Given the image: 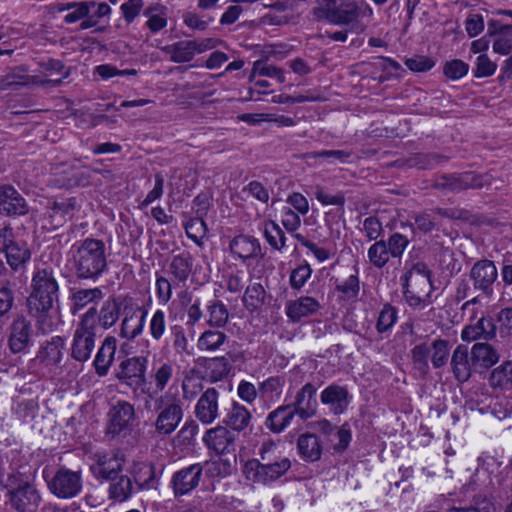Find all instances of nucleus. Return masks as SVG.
<instances>
[{
    "instance_id": "nucleus-19",
    "label": "nucleus",
    "mask_w": 512,
    "mask_h": 512,
    "mask_svg": "<svg viewBox=\"0 0 512 512\" xmlns=\"http://www.w3.org/2000/svg\"><path fill=\"white\" fill-rule=\"evenodd\" d=\"M148 311L138 306L135 309L125 310V316L121 322L120 336L127 340H134L142 332Z\"/></svg>"
},
{
    "instance_id": "nucleus-59",
    "label": "nucleus",
    "mask_w": 512,
    "mask_h": 512,
    "mask_svg": "<svg viewBox=\"0 0 512 512\" xmlns=\"http://www.w3.org/2000/svg\"><path fill=\"white\" fill-rule=\"evenodd\" d=\"M413 276H419L424 284L431 286L432 283V272L428 268L427 264L423 262L415 263L410 270H408L403 276V280L409 282V279Z\"/></svg>"
},
{
    "instance_id": "nucleus-27",
    "label": "nucleus",
    "mask_w": 512,
    "mask_h": 512,
    "mask_svg": "<svg viewBox=\"0 0 512 512\" xmlns=\"http://www.w3.org/2000/svg\"><path fill=\"white\" fill-rule=\"evenodd\" d=\"M194 259L189 251L173 256L169 264V273L178 283H185L193 271Z\"/></svg>"
},
{
    "instance_id": "nucleus-39",
    "label": "nucleus",
    "mask_w": 512,
    "mask_h": 512,
    "mask_svg": "<svg viewBox=\"0 0 512 512\" xmlns=\"http://www.w3.org/2000/svg\"><path fill=\"white\" fill-rule=\"evenodd\" d=\"M489 384L493 388H512V362L506 361L493 369L489 376Z\"/></svg>"
},
{
    "instance_id": "nucleus-50",
    "label": "nucleus",
    "mask_w": 512,
    "mask_h": 512,
    "mask_svg": "<svg viewBox=\"0 0 512 512\" xmlns=\"http://www.w3.org/2000/svg\"><path fill=\"white\" fill-rule=\"evenodd\" d=\"M15 289L10 282L0 286V319L7 317L15 305Z\"/></svg>"
},
{
    "instance_id": "nucleus-45",
    "label": "nucleus",
    "mask_w": 512,
    "mask_h": 512,
    "mask_svg": "<svg viewBox=\"0 0 512 512\" xmlns=\"http://www.w3.org/2000/svg\"><path fill=\"white\" fill-rule=\"evenodd\" d=\"M266 292L260 283L249 285L243 296L245 308L251 312L258 310L265 302Z\"/></svg>"
},
{
    "instance_id": "nucleus-57",
    "label": "nucleus",
    "mask_w": 512,
    "mask_h": 512,
    "mask_svg": "<svg viewBox=\"0 0 512 512\" xmlns=\"http://www.w3.org/2000/svg\"><path fill=\"white\" fill-rule=\"evenodd\" d=\"M150 334L153 340L159 341L166 331L165 313L158 309L150 320Z\"/></svg>"
},
{
    "instance_id": "nucleus-61",
    "label": "nucleus",
    "mask_w": 512,
    "mask_h": 512,
    "mask_svg": "<svg viewBox=\"0 0 512 512\" xmlns=\"http://www.w3.org/2000/svg\"><path fill=\"white\" fill-rule=\"evenodd\" d=\"M95 7V2H78L72 9V12L68 13L64 17V21L68 24L75 23L85 17L89 16L90 9Z\"/></svg>"
},
{
    "instance_id": "nucleus-46",
    "label": "nucleus",
    "mask_w": 512,
    "mask_h": 512,
    "mask_svg": "<svg viewBox=\"0 0 512 512\" xmlns=\"http://www.w3.org/2000/svg\"><path fill=\"white\" fill-rule=\"evenodd\" d=\"M76 208L75 198H68L61 201H53L49 209L51 210L49 217L53 222L61 223L66 220V216Z\"/></svg>"
},
{
    "instance_id": "nucleus-34",
    "label": "nucleus",
    "mask_w": 512,
    "mask_h": 512,
    "mask_svg": "<svg viewBox=\"0 0 512 512\" xmlns=\"http://www.w3.org/2000/svg\"><path fill=\"white\" fill-rule=\"evenodd\" d=\"M108 488L109 499L122 503L128 500L133 493L132 479L127 475H118L111 479Z\"/></svg>"
},
{
    "instance_id": "nucleus-8",
    "label": "nucleus",
    "mask_w": 512,
    "mask_h": 512,
    "mask_svg": "<svg viewBox=\"0 0 512 512\" xmlns=\"http://www.w3.org/2000/svg\"><path fill=\"white\" fill-rule=\"evenodd\" d=\"M290 467L291 461L286 457L270 464H260L258 459H250L244 464L243 473L254 483L267 484L280 478Z\"/></svg>"
},
{
    "instance_id": "nucleus-63",
    "label": "nucleus",
    "mask_w": 512,
    "mask_h": 512,
    "mask_svg": "<svg viewBox=\"0 0 512 512\" xmlns=\"http://www.w3.org/2000/svg\"><path fill=\"white\" fill-rule=\"evenodd\" d=\"M173 375V367L169 363L162 364L155 372V386L158 391L164 390Z\"/></svg>"
},
{
    "instance_id": "nucleus-31",
    "label": "nucleus",
    "mask_w": 512,
    "mask_h": 512,
    "mask_svg": "<svg viewBox=\"0 0 512 512\" xmlns=\"http://www.w3.org/2000/svg\"><path fill=\"white\" fill-rule=\"evenodd\" d=\"M123 300L120 297H109L106 299L99 311L98 321L104 329L111 328L118 321Z\"/></svg>"
},
{
    "instance_id": "nucleus-48",
    "label": "nucleus",
    "mask_w": 512,
    "mask_h": 512,
    "mask_svg": "<svg viewBox=\"0 0 512 512\" xmlns=\"http://www.w3.org/2000/svg\"><path fill=\"white\" fill-rule=\"evenodd\" d=\"M264 236L269 245L276 250H281L285 246V233L280 226L272 220L265 223Z\"/></svg>"
},
{
    "instance_id": "nucleus-12",
    "label": "nucleus",
    "mask_w": 512,
    "mask_h": 512,
    "mask_svg": "<svg viewBox=\"0 0 512 512\" xmlns=\"http://www.w3.org/2000/svg\"><path fill=\"white\" fill-rule=\"evenodd\" d=\"M48 487L58 498H73L82 489L81 474L66 468H61L48 483Z\"/></svg>"
},
{
    "instance_id": "nucleus-4",
    "label": "nucleus",
    "mask_w": 512,
    "mask_h": 512,
    "mask_svg": "<svg viewBox=\"0 0 512 512\" xmlns=\"http://www.w3.org/2000/svg\"><path fill=\"white\" fill-rule=\"evenodd\" d=\"M136 412L134 406L125 400H119L107 413L105 434L111 439L126 438L134 430Z\"/></svg>"
},
{
    "instance_id": "nucleus-42",
    "label": "nucleus",
    "mask_w": 512,
    "mask_h": 512,
    "mask_svg": "<svg viewBox=\"0 0 512 512\" xmlns=\"http://www.w3.org/2000/svg\"><path fill=\"white\" fill-rule=\"evenodd\" d=\"M448 157L439 153H416L408 159L410 167L418 169H433L448 161Z\"/></svg>"
},
{
    "instance_id": "nucleus-5",
    "label": "nucleus",
    "mask_w": 512,
    "mask_h": 512,
    "mask_svg": "<svg viewBox=\"0 0 512 512\" xmlns=\"http://www.w3.org/2000/svg\"><path fill=\"white\" fill-rule=\"evenodd\" d=\"M490 183L489 174L466 171L439 175L434 179L432 187L443 192L459 193L468 189H482Z\"/></svg>"
},
{
    "instance_id": "nucleus-40",
    "label": "nucleus",
    "mask_w": 512,
    "mask_h": 512,
    "mask_svg": "<svg viewBox=\"0 0 512 512\" xmlns=\"http://www.w3.org/2000/svg\"><path fill=\"white\" fill-rule=\"evenodd\" d=\"M228 336L218 329L205 330L198 339V348L205 351H216L225 342H227Z\"/></svg>"
},
{
    "instance_id": "nucleus-24",
    "label": "nucleus",
    "mask_w": 512,
    "mask_h": 512,
    "mask_svg": "<svg viewBox=\"0 0 512 512\" xmlns=\"http://www.w3.org/2000/svg\"><path fill=\"white\" fill-rule=\"evenodd\" d=\"M116 349L117 339L114 336H107L98 349L93 362L95 372L98 376L103 377L108 374L114 362Z\"/></svg>"
},
{
    "instance_id": "nucleus-23",
    "label": "nucleus",
    "mask_w": 512,
    "mask_h": 512,
    "mask_svg": "<svg viewBox=\"0 0 512 512\" xmlns=\"http://www.w3.org/2000/svg\"><path fill=\"white\" fill-rule=\"evenodd\" d=\"M321 305L317 299L311 296H301L296 300L289 301L286 305V315L294 323L302 318L317 313Z\"/></svg>"
},
{
    "instance_id": "nucleus-10",
    "label": "nucleus",
    "mask_w": 512,
    "mask_h": 512,
    "mask_svg": "<svg viewBox=\"0 0 512 512\" xmlns=\"http://www.w3.org/2000/svg\"><path fill=\"white\" fill-rule=\"evenodd\" d=\"M33 326L23 314L14 317L8 327L7 345L12 354L26 353L33 343Z\"/></svg>"
},
{
    "instance_id": "nucleus-62",
    "label": "nucleus",
    "mask_w": 512,
    "mask_h": 512,
    "mask_svg": "<svg viewBox=\"0 0 512 512\" xmlns=\"http://www.w3.org/2000/svg\"><path fill=\"white\" fill-rule=\"evenodd\" d=\"M434 61L427 56H413L405 60V65L414 72H426L434 66Z\"/></svg>"
},
{
    "instance_id": "nucleus-56",
    "label": "nucleus",
    "mask_w": 512,
    "mask_h": 512,
    "mask_svg": "<svg viewBox=\"0 0 512 512\" xmlns=\"http://www.w3.org/2000/svg\"><path fill=\"white\" fill-rule=\"evenodd\" d=\"M468 70L469 65L459 59L446 62L443 68L444 75L452 80L462 78L467 74Z\"/></svg>"
},
{
    "instance_id": "nucleus-47",
    "label": "nucleus",
    "mask_w": 512,
    "mask_h": 512,
    "mask_svg": "<svg viewBox=\"0 0 512 512\" xmlns=\"http://www.w3.org/2000/svg\"><path fill=\"white\" fill-rule=\"evenodd\" d=\"M390 252L384 240L376 241L368 249V259L376 268H383L390 259Z\"/></svg>"
},
{
    "instance_id": "nucleus-33",
    "label": "nucleus",
    "mask_w": 512,
    "mask_h": 512,
    "mask_svg": "<svg viewBox=\"0 0 512 512\" xmlns=\"http://www.w3.org/2000/svg\"><path fill=\"white\" fill-rule=\"evenodd\" d=\"M161 50L170 55V61L174 63H185L191 61L195 53L192 40H181L170 45H166Z\"/></svg>"
},
{
    "instance_id": "nucleus-3",
    "label": "nucleus",
    "mask_w": 512,
    "mask_h": 512,
    "mask_svg": "<svg viewBox=\"0 0 512 512\" xmlns=\"http://www.w3.org/2000/svg\"><path fill=\"white\" fill-rule=\"evenodd\" d=\"M332 24L346 26L356 34L364 32V19L372 16V9L364 1L333 0Z\"/></svg>"
},
{
    "instance_id": "nucleus-64",
    "label": "nucleus",
    "mask_w": 512,
    "mask_h": 512,
    "mask_svg": "<svg viewBox=\"0 0 512 512\" xmlns=\"http://www.w3.org/2000/svg\"><path fill=\"white\" fill-rule=\"evenodd\" d=\"M476 330L480 337L485 340H490L496 335V325L491 317H482L475 324Z\"/></svg>"
},
{
    "instance_id": "nucleus-28",
    "label": "nucleus",
    "mask_w": 512,
    "mask_h": 512,
    "mask_svg": "<svg viewBox=\"0 0 512 512\" xmlns=\"http://www.w3.org/2000/svg\"><path fill=\"white\" fill-rule=\"evenodd\" d=\"M229 248L232 254L243 260L257 257L261 254L259 241L256 238L245 235L234 237L230 242Z\"/></svg>"
},
{
    "instance_id": "nucleus-15",
    "label": "nucleus",
    "mask_w": 512,
    "mask_h": 512,
    "mask_svg": "<svg viewBox=\"0 0 512 512\" xmlns=\"http://www.w3.org/2000/svg\"><path fill=\"white\" fill-rule=\"evenodd\" d=\"M203 441L217 454H229L235 451V435L224 426L207 430Z\"/></svg>"
},
{
    "instance_id": "nucleus-9",
    "label": "nucleus",
    "mask_w": 512,
    "mask_h": 512,
    "mask_svg": "<svg viewBox=\"0 0 512 512\" xmlns=\"http://www.w3.org/2000/svg\"><path fill=\"white\" fill-rule=\"evenodd\" d=\"M469 278L472 281L473 291L480 292L489 299L494 294L493 286L498 278V270L492 260L480 259L471 267Z\"/></svg>"
},
{
    "instance_id": "nucleus-16",
    "label": "nucleus",
    "mask_w": 512,
    "mask_h": 512,
    "mask_svg": "<svg viewBox=\"0 0 512 512\" xmlns=\"http://www.w3.org/2000/svg\"><path fill=\"white\" fill-rule=\"evenodd\" d=\"M182 417L183 410L180 401H171L158 414L155 421L156 432L162 436L172 434L181 422Z\"/></svg>"
},
{
    "instance_id": "nucleus-52",
    "label": "nucleus",
    "mask_w": 512,
    "mask_h": 512,
    "mask_svg": "<svg viewBox=\"0 0 512 512\" xmlns=\"http://www.w3.org/2000/svg\"><path fill=\"white\" fill-rule=\"evenodd\" d=\"M512 48V25H502L499 35L493 43V50L496 53L507 55Z\"/></svg>"
},
{
    "instance_id": "nucleus-20",
    "label": "nucleus",
    "mask_w": 512,
    "mask_h": 512,
    "mask_svg": "<svg viewBox=\"0 0 512 512\" xmlns=\"http://www.w3.org/2000/svg\"><path fill=\"white\" fill-rule=\"evenodd\" d=\"M316 392L317 388L312 383H307L296 394L295 401L289 404L302 420H306L315 414L317 406Z\"/></svg>"
},
{
    "instance_id": "nucleus-53",
    "label": "nucleus",
    "mask_w": 512,
    "mask_h": 512,
    "mask_svg": "<svg viewBox=\"0 0 512 512\" xmlns=\"http://www.w3.org/2000/svg\"><path fill=\"white\" fill-rule=\"evenodd\" d=\"M397 320V310L391 304L386 303L379 313L376 329L379 333H384L392 328Z\"/></svg>"
},
{
    "instance_id": "nucleus-58",
    "label": "nucleus",
    "mask_w": 512,
    "mask_h": 512,
    "mask_svg": "<svg viewBox=\"0 0 512 512\" xmlns=\"http://www.w3.org/2000/svg\"><path fill=\"white\" fill-rule=\"evenodd\" d=\"M496 68V63L492 62L486 54H481L477 57L473 74L476 78L489 77L494 74Z\"/></svg>"
},
{
    "instance_id": "nucleus-37",
    "label": "nucleus",
    "mask_w": 512,
    "mask_h": 512,
    "mask_svg": "<svg viewBox=\"0 0 512 512\" xmlns=\"http://www.w3.org/2000/svg\"><path fill=\"white\" fill-rule=\"evenodd\" d=\"M2 252L5 253L7 263L13 271L22 269L31 258V252L24 243L16 242Z\"/></svg>"
},
{
    "instance_id": "nucleus-17",
    "label": "nucleus",
    "mask_w": 512,
    "mask_h": 512,
    "mask_svg": "<svg viewBox=\"0 0 512 512\" xmlns=\"http://www.w3.org/2000/svg\"><path fill=\"white\" fill-rule=\"evenodd\" d=\"M202 470L200 464H193L174 473L171 482L175 495H185L195 489L199 485Z\"/></svg>"
},
{
    "instance_id": "nucleus-1",
    "label": "nucleus",
    "mask_w": 512,
    "mask_h": 512,
    "mask_svg": "<svg viewBox=\"0 0 512 512\" xmlns=\"http://www.w3.org/2000/svg\"><path fill=\"white\" fill-rule=\"evenodd\" d=\"M72 267L79 281L95 283L108 270L105 243L92 237L73 244Z\"/></svg>"
},
{
    "instance_id": "nucleus-35",
    "label": "nucleus",
    "mask_w": 512,
    "mask_h": 512,
    "mask_svg": "<svg viewBox=\"0 0 512 512\" xmlns=\"http://www.w3.org/2000/svg\"><path fill=\"white\" fill-rule=\"evenodd\" d=\"M124 459L118 454H106L98 457L97 475L103 479H111L119 475L123 468Z\"/></svg>"
},
{
    "instance_id": "nucleus-44",
    "label": "nucleus",
    "mask_w": 512,
    "mask_h": 512,
    "mask_svg": "<svg viewBox=\"0 0 512 512\" xmlns=\"http://www.w3.org/2000/svg\"><path fill=\"white\" fill-rule=\"evenodd\" d=\"M132 474L138 489L155 488V468L152 464L142 463L135 467Z\"/></svg>"
},
{
    "instance_id": "nucleus-25",
    "label": "nucleus",
    "mask_w": 512,
    "mask_h": 512,
    "mask_svg": "<svg viewBox=\"0 0 512 512\" xmlns=\"http://www.w3.org/2000/svg\"><path fill=\"white\" fill-rule=\"evenodd\" d=\"M198 364L204 369L205 377L211 382H217L225 377L231 371V364L227 357L200 358Z\"/></svg>"
},
{
    "instance_id": "nucleus-54",
    "label": "nucleus",
    "mask_w": 512,
    "mask_h": 512,
    "mask_svg": "<svg viewBox=\"0 0 512 512\" xmlns=\"http://www.w3.org/2000/svg\"><path fill=\"white\" fill-rule=\"evenodd\" d=\"M285 385V378L283 376H271L259 384L258 392L262 398L275 393L280 395Z\"/></svg>"
},
{
    "instance_id": "nucleus-18",
    "label": "nucleus",
    "mask_w": 512,
    "mask_h": 512,
    "mask_svg": "<svg viewBox=\"0 0 512 512\" xmlns=\"http://www.w3.org/2000/svg\"><path fill=\"white\" fill-rule=\"evenodd\" d=\"M65 339L59 335L44 341L36 354L35 361L45 366H58L64 356Z\"/></svg>"
},
{
    "instance_id": "nucleus-60",
    "label": "nucleus",
    "mask_w": 512,
    "mask_h": 512,
    "mask_svg": "<svg viewBox=\"0 0 512 512\" xmlns=\"http://www.w3.org/2000/svg\"><path fill=\"white\" fill-rule=\"evenodd\" d=\"M409 244V240L406 236L400 233L392 234L387 242V247L392 257H400Z\"/></svg>"
},
{
    "instance_id": "nucleus-32",
    "label": "nucleus",
    "mask_w": 512,
    "mask_h": 512,
    "mask_svg": "<svg viewBox=\"0 0 512 512\" xmlns=\"http://www.w3.org/2000/svg\"><path fill=\"white\" fill-rule=\"evenodd\" d=\"M297 449L305 461L315 462L321 458V441L315 434L300 435L297 440Z\"/></svg>"
},
{
    "instance_id": "nucleus-7",
    "label": "nucleus",
    "mask_w": 512,
    "mask_h": 512,
    "mask_svg": "<svg viewBox=\"0 0 512 512\" xmlns=\"http://www.w3.org/2000/svg\"><path fill=\"white\" fill-rule=\"evenodd\" d=\"M68 75L69 71H66L63 76L58 79L42 81L37 76L29 75V67L27 65L21 64L13 67H5L4 70L0 72V90L18 89L31 84H52L53 86H58Z\"/></svg>"
},
{
    "instance_id": "nucleus-29",
    "label": "nucleus",
    "mask_w": 512,
    "mask_h": 512,
    "mask_svg": "<svg viewBox=\"0 0 512 512\" xmlns=\"http://www.w3.org/2000/svg\"><path fill=\"white\" fill-rule=\"evenodd\" d=\"M348 395L345 387L333 384L322 391L320 399L323 404L331 405L335 414H341L347 408Z\"/></svg>"
},
{
    "instance_id": "nucleus-6",
    "label": "nucleus",
    "mask_w": 512,
    "mask_h": 512,
    "mask_svg": "<svg viewBox=\"0 0 512 512\" xmlns=\"http://www.w3.org/2000/svg\"><path fill=\"white\" fill-rule=\"evenodd\" d=\"M147 364L148 359L145 356L126 357L118 364L115 370V378L120 384L136 392L147 382Z\"/></svg>"
},
{
    "instance_id": "nucleus-13",
    "label": "nucleus",
    "mask_w": 512,
    "mask_h": 512,
    "mask_svg": "<svg viewBox=\"0 0 512 512\" xmlns=\"http://www.w3.org/2000/svg\"><path fill=\"white\" fill-rule=\"evenodd\" d=\"M29 213V205L22 194L11 184L0 185V215L21 217Z\"/></svg>"
},
{
    "instance_id": "nucleus-26",
    "label": "nucleus",
    "mask_w": 512,
    "mask_h": 512,
    "mask_svg": "<svg viewBox=\"0 0 512 512\" xmlns=\"http://www.w3.org/2000/svg\"><path fill=\"white\" fill-rule=\"evenodd\" d=\"M295 415L297 413L289 404L281 405L268 414L265 426L272 433L279 434L290 425Z\"/></svg>"
},
{
    "instance_id": "nucleus-41",
    "label": "nucleus",
    "mask_w": 512,
    "mask_h": 512,
    "mask_svg": "<svg viewBox=\"0 0 512 512\" xmlns=\"http://www.w3.org/2000/svg\"><path fill=\"white\" fill-rule=\"evenodd\" d=\"M208 319L207 325L211 328L224 327L229 318L227 307L219 300H212L207 305Z\"/></svg>"
},
{
    "instance_id": "nucleus-2",
    "label": "nucleus",
    "mask_w": 512,
    "mask_h": 512,
    "mask_svg": "<svg viewBox=\"0 0 512 512\" xmlns=\"http://www.w3.org/2000/svg\"><path fill=\"white\" fill-rule=\"evenodd\" d=\"M33 291L27 298V310L40 325H45L53 302L58 297L59 286L52 270L37 271L32 278Z\"/></svg>"
},
{
    "instance_id": "nucleus-38",
    "label": "nucleus",
    "mask_w": 512,
    "mask_h": 512,
    "mask_svg": "<svg viewBox=\"0 0 512 512\" xmlns=\"http://www.w3.org/2000/svg\"><path fill=\"white\" fill-rule=\"evenodd\" d=\"M250 419L251 414L244 406L233 403L224 423L233 430L240 432L248 426Z\"/></svg>"
},
{
    "instance_id": "nucleus-11",
    "label": "nucleus",
    "mask_w": 512,
    "mask_h": 512,
    "mask_svg": "<svg viewBox=\"0 0 512 512\" xmlns=\"http://www.w3.org/2000/svg\"><path fill=\"white\" fill-rule=\"evenodd\" d=\"M7 495L11 507L17 512H35L41 502L40 493L29 481H20L8 489Z\"/></svg>"
},
{
    "instance_id": "nucleus-49",
    "label": "nucleus",
    "mask_w": 512,
    "mask_h": 512,
    "mask_svg": "<svg viewBox=\"0 0 512 512\" xmlns=\"http://www.w3.org/2000/svg\"><path fill=\"white\" fill-rule=\"evenodd\" d=\"M335 289L341 293V297L344 300L355 299L358 296L360 290L358 270L355 269L354 274H351L346 280L337 283Z\"/></svg>"
},
{
    "instance_id": "nucleus-30",
    "label": "nucleus",
    "mask_w": 512,
    "mask_h": 512,
    "mask_svg": "<svg viewBox=\"0 0 512 512\" xmlns=\"http://www.w3.org/2000/svg\"><path fill=\"white\" fill-rule=\"evenodd\" d=\"M470 353L474 369H488L499 360L497 351L488 343H475Z\"/></svg>"
},
{
    "instance_id": "nucleus-36",
    "label": "nucleus",
    "mask_w": 512,
    "mask_h": 512,
    "mask_svg": "<svg viewBox=\"0 0 512 512\" xmlns=\"http://www.w3.org/2000/svg\"><path fill=\"white\" fill-rule=\"evenodd\" d=\"M104 297L103 291L98 288L78 289L71 295L72 313L76 314L77 311L83 309L91 303H97Z\"/></svg>"
},
{
    "instance_id": "nucleus-55",
    "label": "nucleus",
    "mask_w": 512,
    "mask_h": 512,
    "mask_svg": "<svg viewBox=\"0 0 512 512\" xmlns=\"http://www.w3.org/2000/svg\"><path fill=\"white\" fill-rule=\"evenodd\" d=\"M311 273L312 269L307 263L299 265L293 269L289 279L291 288L295 290L301 289L305 285L306 281L310 278Z\"/></svg>"
},
{
    "instance_id": "nucleus-21",
    "label": "nucleus",
    "mask_w": 512,
    "mask_h": 512,
    "mask_svg": "<svg viewBox=\"0 0 512 512\" xmlns=\"http://www.w3.org/2000/svg\"><path fill=\"white\" fill-rule=\"evenodd\" d=\"M469 348L467 345H458L452 353L450 365L455 379L459 383L468 381L472 375V358H469Z\"/></svg>"
},
{
    "instance_id": "nucleus-14",
    "label": "nucleus",
    "mask_w": 512,
    "mask_h": 512,
    "mask_svg": "<svg viewBox=\"0 0 512 512\" xmlns=\"http://www.w3.org/2000/svg\"><path fill=\"white\" fill-rule=\"evenodd\" d=\"M95 330L76 327L71 346V357L78 362H86L95 347Z\"/></svg>"
},
{
    "instance_id": "nucleus-51",
    "label": "nucleus",
    "mask_w": 512,
    "mask_h": 512,
    "mask_svg": "<svg viewBox=\"0 0 512 512\" xmlns=\"http://www.w3.org/2000/svg\"><path fill=\"white\" fill-rule=\"evenodd\" d=\"M433 354L431 362L434 368L438 369L443 367L447 361L450 353L449 341L446 339H436L432 342Z\"/></svg>"
},
{
    "instance_id": "nucleus-22",
    "label": "nucleus",
    "mask_w": 512,
    "mask_h": 512,
    "mask_svg": "<svg viewBox=\"0 0 512 512\" xmlns=\"http://www.w3.org/2000/svg\"><path fill=\"white\" fill-rule=\"evenodd\" d=\"M218 395L215 388H208L199 398L195 407V414L203 424H210L217 418Z\"/></svg>"
},
{
    "instance_id": "nucleus-43",
    "label": "nucleus",
    "mask_w": 512,
    "mask_h": 512,
    "mask_svg": "<svg viewBox=\"0 0 512 512\" xmlns=\"http://www.w3.org/2000/svg\"><path fill=\"white\" fill-rule=\"evenodd\" d=\"M429 353L430 348L426 343L418 344L411 350L413 369L421 378H425L430 371L428 363Z\"/></svg>"
}]
</instances>
